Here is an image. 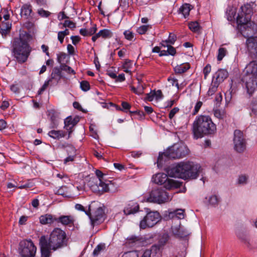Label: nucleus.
Masks as SVG:
<instances>
[{"mask_svg": "<svg viewBox=\"0 0 257 257\" xmlns=\"http://www.w3.org/2000/svg\"><path fill=\"white\" fill-rule=\"evenodd\" d=\"M66 234L59 228H55L51 232L49 239L45 236H42L39 240L41 257H50L52 251L63 247L66 245Z\"/></svg>", "mask_w": 257, "mask_h": 257, "instance_id": "nucleus-1", "label": "nucleus"}, {"mask_svg": "<svg viewBox=\"0 0 257 257\" xmlns=\"http://www.w3.org/2000/svg\"><path fill=\"white\" fill-rule=\"evenodd\" d=\"M202 172V169L198 164L192 162H181L176 166L169 169L168 174L171 177L183 179L197 178Z\"/></svg>", "mask_w": 257, "mask_h": 257, "instance_id": "nucleus-2", "label": "nucleus"}, {"mask_svg": "<svg viewBox=\"0 0 257 257\" xmlns=\"http://www.w3.org/2000/svg\"><path fill=\"white\" fill-rule=\"evenodd\" d=\"M252 9L249 4L240 7L236 19L238 28L244 37L254 33L255 24L250 21L252 14Z\"/></svg>", "mask_w": 257, "mask_h": 257, "instance_id": "nucleus-3", "label": "nucleus"}, {"mask_svg": "<svg viewBox=\"0 0 257 257\" xmlns=\"http://www.w3.org/2000/svg\"><path fill=\"white\" fill-rule=\"evenodd\" d=\"M216 125L208 115L198 116L193 124V132L196 139L201 138L205 135L214 134Z\"/></svg>", "mask_w": 257, "mask_h": 257, "instance_id": "nucleus-4", "label": "nucleus"}, {"mask_svg": "<svg viewBox=\"0 0 257 257\" xmlns=\"http://www.w3.org/2000/svg\"><path fill=\"white\" fill-rule=\"evenodd\" d=\"M32 51L28 41L21 36L15 38L12 44V52L14 60L20 64L26 62Z\"/></svg>", "mask_w": 257, "mask_h": 257, "instance_id": "nucleus-5", "label": "nucleus"}, {"mask_svg": "<svg viewBox=\"0 0 257 257\" xmlns=\"http://www.w3.org/2000/svg\"><path fill=\"white\" fill-rule=\"evenodd\" d=\"M189 153L187 146L183 144H176L169 148L165 152L159 154L158 166H162L170 159H180L186 157Z\"/></svg>", "mask_w": 257, "mask_h": 257, "instance_id": "nucleus-6", "label": "nucleus"}, {"mask_svg": "<svg viewBox=\"0 0 257 257\" xmlns=\"http://www.w3.org/2000/svg\"><path fill=\"white\" fill-rule=\"evenodd\" d=\"M242 81L247 93L251 96L257 90V62L252 61L245 67Z\"/></svg>", "mask_w": 257, "mask_h": 257, "instance_id": "nucleus-7", "label": "nucleus"}, {"mask_svg": "<svg viewBox=\"0 0 257 257\" xmlns=\"http://www.w3.org/2000/svg\"><path fill=\"white\" fill-rule=\"evenodd\" d=\"M96 178H91L88 185L92 192L97 194H102L109 190L108 185L102 180L104 174L100 170L95 171Z\"/></svg>", "mask_w": 257, "mask_h": 257, "instance_id": "nucleus-8", "label": "nucleus"}, {"mask_svg": "<svg viewBox=\"0 0 257 257\" xmlns=\"http://www.w3.org/2000/svg\"><path fill=\"white\" fill-rule=\"evenodd\" d=\"M144 198L147 202L158 204L164 203L171 200L168 193L159 189L153 190L149 195L145 196Z\"/></svg>", "mask_w": 257, "mask_h": 257, "instance_id": "nucleus-9", "label": "nucleus"}, {"mask_svg": "<svg viewBox=\"0 0 257 257\" xmlns=\"http://www.w3.org/2000/svg\"><path fill=\"white\" fill-rule=\"evenodd\" d=\"M153 182L159 185H163L167 189L177 188L180 186L179 182L172 179H169L167 174L160 173L155 174L152 177Z\"/></svg>", "mask_w": 257, "mask_h": 257, "instance_id": "nucleus-10", "label": "nucleus"}, {"mask_svg": "<svg viewBox=\"0 0 257 257\" xmlns=\"http://www.w3.org/2000/svg\"><path fill=\"white\" fill-rule=\"evenodd\" d=\"M146 210L147 214L140 222V227L143 229L153 227L162 218L160 214L158 211H149V208H147Z\"/></svg>", "mask_w": 257, "mask_h": 257, "instance_id": "nucleus-11", "label": "nucleus"}, {"mask_svg": "<svg viewBox=\"0 0 257 257\" xmlns=\"http://www.w3.org/2000/svg\"><path fill=\"white\" fill-rule=\"evenodd\" d=\"M19 249L22 257H34L37 248L31 240H24L20 242Z\"/></svg>", "mask_w": 257, "mask_h": 257, "instance_id": "nucleus-12", "label": "nucleus"}, {"mask_svg": "<svg viewBox=\"0 0 257 257\" xmlns=\"http://www.w3.org/2000/svg\"><path fill=\"white\" fill-rule=\"evenodd\" d=\"M91 206L88 207V211H86V214L89 216L91 225L94 226L102 222L104 220V212L101 207H98L92 213Z\"/></svg>", "mask_w": 257, "mask_h": 257, "instance_id": "nucleus-13", "label": "nucleus"}, {"mask_svg": "<svg viewBox=\"0 0 257 257\" xmlns=\"http://www.w3.org/2000/svg\"><path fill=\"white\" fill-rule=\"evenodd\" d=\"M234 149L238 153H242L246 149V143L243 133L236 130L234 132Z\"/></svg>", "mask_w": 257, "mask_h": 257, "instance_id": "nucleus-14", "label": "nucleus"}, {"mask_svg": "<svg viewBox=\"0 0 257 257\" xmlns=\"http://www.w3.org/2000/svg\"><path fill=\"white\" fill-rule=\"evenodd\" d=\"M246 46L253 61L257 62V37H248L246 41Z\"/></svg>", "mask_w": 257, "mask_h": 257, "instance_id": "nucleus-15", "label": "nucleus"}, {"mask_svg": "<svg viewBox=\"0 0 257 257\" xmlns=\"http://www.w3.org/2000/svg\"><path fill=\"white\" fill-rule=\"evenodd\" d=\"M145 241L143 238L135 235L128 236L125 240V244L130 247H138L144 245Z\"/></svg>", "mask_w": 257, "mask_h": 257, "instance_id": "nucleus-16", "label": "nucleus"}, {"mask_svg": "<svg viewBox=\"0 0 257 257\" xmlns=\"http://www.w3.org/2000/svg\"><path fill=\"white\" fill-rule=\"evenodd\" d=\"M112 36L113 33L110 30L104 29L100 30L98 33L93 35L91 39L93 42H95L99 37H102L104 39H107L111 38Z\"/></svg>", "mask_w": 257, "mask_h": 257, "instance_id": "nucleus-17", "label": "nucleus"}, {"mask_svg": "<svg viewBox=\"0 0 257 257\" xmlns=\"http://www.w3.org/2000/svg\"><path fill=\"white\" fill-rule=\"evenodd\" d=\"M75 220V218L72 215H61L57 218L56 221L64 225L71 226L74 225Z\"/></svg>", "mask_w": 257, "mask_h": 257, "instance_id": "nucleus-18", "label": "nucleus"}, {"mask_svg": "<svg viewBox=\"0 0 257 257\" xmlns=\"http://www.w3.org/2000/svg\"><path fill=\"white\" fill-rule=\"evenodd\" d=\"M139 210V205L137 203L130 202L127 204L123 209L125 215H130L137 212Z\"/></svg>", "mask_w": 257, "mask_h": 257, "instance_id": "nucleus-19", "label": "nucleus"}, {"mask_svg": "<svg viewBox=\"0 0 257 257\" xmlns=\"http://www.w3.org/2000/svg\"><path fill=\"white\" fill-rule=\"evenodd\" d=\"M228 75V72L225 69L218 70L214 75L213 80L215 79L214 82L219 84L223 82Z\"/></svg>", "mask_w": 257, "mask_h": 257, "instance_id": "nucleus-20", "label": "nucleus"}, {"mask_svg": "<svg viewBox=\"0 0 257 257\" xmlns=\"http://www.w3.org/2000/svg\"><path fill=\"white\" fill-rule=\"evenodd\" d=\"M51 77L50 79H51V81L54 80L58 83L63 77L62 70L60 68L58 67H54L52 70Z\"/></svg>", "mask_w": 257, "mask_h": 257, "instance_id": "nucleus-21", "label": "nucleus"}, {"mask_svg": "<svg viewBox=\"0 0 257 257\" xmlns=\"http://www.w3.org/2000/svg\"><path fill=\"white\" fill-rule=\"evenodd\" d=\"M40 222L42 224H51L57 220L52 214H46L40 217Z\"/></svg>", "mask_w": 257, "mask_h": 257, "instance_id": "nucleus-22", "label": "nucleus"}, {"mask_svg": "<svg viewBox=\"0 0 257 257\" xmlns=\"http://www.w3.org/2000/svg\"><path fill=\"white\" fill-rule=\"evenodd\" d=\"M32 12V6L30 4L24 5L21 9V16L24 19H27Z\"/></svg>", "mask_w": 257, "mask_h": 257, "instance_id": "nucleus-23", "label": "nucleus"}, {"mask_svg": "<svg viewBox=\"0 0 257 257\" xmlns=\"http://www.w3.org/2000/svg\"><path fill=\"white\" fill-rule=\"evenodd\" d=\"M192 9L191 5L184 4L179 8V13L181 14L184 18H186L189 15L190 11Z\"/></svg>", "mask_w": 257, "mask_h": 257, "instance_id": "nucleus-24", "label": "nucleus"}, {"mask_svg": "<svg viewBox=\"0 0 257 257\" xmlns=\"http://www.w3.org/2000/svg\"><path fill=\"white\" fill-rule=\"evenodd\" d=\"M48 135L53 139H59L64 138L66 136V133L62 130H52L48 133Z\"/></svg>", "mask_w": 257, "mask_h": 257, "instance_id": "nucleus-25", "label": "nucleus"}, {"mask_svg": "<svg viewBox=\"0 0 257 257\" xmlns=\"http://www.w3.org/2000/svg\"><path fill=\"white\" fill-rule=\"evenodd\" d=\"M190 64L189 63H183L177 65L174 68V71L176 73L182 74L188 70L190 68Z\"/></svg>", "mask_w": 257, "mask_h": 257, "instance_id": "nucleus-26", "label": "nucleus"}, {"mask_svg": "<svg viewBox=\"0 0 257 257\" xmlns=\"http://www.w3.org/2000/svg\"><path fill=\"white\" fill-rule=\"evenodd\" d=\"M57 61L60 64V65H62L63 64H66L67 63L68 57L66 53L64 52H60L57 54Z\"/></svg>", "mask_w": 257, "mask_h": 257, "instance_id": "nucleus-27", "label": "nucleus"}, {"mask_svg": "<svg viewBox=\"0 0 257 257\" xmlns=\"http://www.w3.org/2000/svg\"><path fill=\"white\" fill-rule=\"evenodd\" d=\"M133 65V62L132 60L125 59L122 65L123 71L126 73H131V69Z\"/></svg>", "mask_w": 257, "mask_h": 257, "instance_id": "nucleus-28", "label": "nucleus"}, {"mask_svg": "<svg viewBox=\"0 0 257 257\" xmlns=\"http://www.w3.org/2000/svg\"><path fill=\"white\" fill-rule=\"evenodd\" d=\"M173 233L179 237H183L186 236L187 234L186 231L183 230V228L180 226L179 227H175L173 230Z\"/></svg>", "mask_w": 257, "mask_h": 257, "instance_id": "nucleus-29", "label": "nucleus"}, {"mask_svg": "<svg viewBox=\"0 0 257 257\" xmlns=\"http://www.w3.org/2000/svg\"><path fill=\"white\" fill-rule=\"evenodd\" d=\"M7 26H5V24H2L0 26V33L3 36H6L10 31L11 29V24L6 23Z\"/></svg>", "mask_w": 257, "mask_h": 257, "instance_id": "nucleus-30", "label": "nucleus"}, {"mask_svg": "<svg viewBox=\"0 0 257 257\" xmlns=\"http://www.w3.org/2000/svg\"><path fill=\"white\" fill-rule=\"evenodd\" d=\"M170 215L173 217L175 216L178 219H183L185 216L184 210L183 209H177L172 212H171Z\"/></svg>", "mask_w": 257, "mask_h": 257, "instance_id": "nucleus-31", "label": "nucleus"}, {"mask_svg": "<svg viewBox=\"0 0 257 257\" xmlns=\"http://www.w3.org/2000/svg\"><path fill=\"white\" fill-rule=\"evenodd\" d=\"M249 108L251 110V113L257 115V99L253 98L249 105Z\"/></svg>", "mask_w": 257, "mask_h": 257, "instance_id": "nucleus-32", "label": "nucleus"}, {"mask_svg": "<svg viewBox=\"0 0 257 257\" xmlns=\"http://www.w3.org/2000/svg\"><path fill=\"white\" fill-rule=\"evenodd\" d=\"M248 176L245 174H241L238 176L237 183L239 185H244L247 183Z\"/></svg>", "mask_w": 257, "mask_h": 257, "instance_id": "nucleus-33", "label": "nucleus"}, {"mask_svg": "<svg viewBox=\"0 0 257 257\" xmlns=\"http://www.w3.org/2000/svg\"><path fill=\"white\" fill-rule=\"evenodd\" d=\"M105 248V245L104 244H99L96 246L94 248L93 254L94 255H98L101 251L104 250Z\"/></svg>", "mask_w": 257, "mask_h": 257, "instance_id": "nucleus-34", "label": "nucleus"}, {"mask_svg": "<svg viewBox=\"0 0 257 257\" xmlns=\"http://www.w3.org/2000/svg\"><path fill=\"white\" fill-rule=\"evenodd\" d=\"M227 51L224 48H220L218 49L217 55V60L220 61L222 60L223 58L226 55Z\"/></svg>", "mask_w": 257, "mask_h": 257, "instance_id": "nucleus-35", "label": "nucleus"}, {"mask_svg": "<svg viewBox=\"0 0 257 257\" xmlns=\"http://www.w3.org/2000/svg\"><path fill=\"white\" fill-rule=\"evenodd\" d=\"M176 40L177 37L176 35L174 34L170 33L168 40H165L164 42H165L166 44H169L170 45H173L174 44Z\"/></svg>", "mask_w": 257, "mask_h": 257, "instance_id": "nucleus-36", "label": "nucleus"}, {"mask_svg": "<svg viewBox=\"0 0 257 257\" xmlns=\"http://www.w3.org/2000/svg\"><path fill=\"white\" fill-rule=\"evenodd\" d=\"M60 68L62 71H66L69 74H74L75 73L74 70H73L71 67L67 65L66 64H63L62 65H60Z\"/></svg>", "mask_w": 257, "mask_h": 257, "instance_id": "nucleus-37", "label": "nucleus"}, {"mask_svg": "<svg viewBox=\"0 0 257 257\" xmlns=\"http://www.w3.org/2000/svg\"><path fill=\"white\" fill-rule=\"evenodd\" d=\"M189 29L193 32H197L199 29V24L197 22H192L189 23Z\"/></svg>", "mask_w": 257, "mask_h": 257, "instance_id": "nucleus-38", "label": "nucleus"}, {"mask_svg": "<svg viewBox=\"0 0 257 257\" xmlns=\"http://www.w3.org/2000/svg\"><path fill=\"white\" fill-rule=\"evenodd\" d=\"M168 81L169 82L172 86H175L177 89H180L179 85L178 82V80L172 76H170L168 78Z\"/></svg>", "mask_w": 257, "mask_h": 257, "instance_id": "nucleus-39", "label": "nucleus"}, {"mask_svg": "<svg viewBox=\"0 0 257 257\" xmlns=\"http://www.w3.org/2000/svg\"><path fill=\"white\" fill-rule=\"evenodd\" d=\"M121 257H139V254L137 251H127L124 252Z\"/></svg>", "mask_w": 257, "mask_h": 257, "instance_id": "nucleus-40", "label": "nucleus"}, {"mask_svg": "<svg viewBox=\"0 0 257 257\" xmlns=\"http://www.w3.org/2000/svg\"><path fill=\"white\" fill-rule=\"evenodd\" d=\"M149 28V25H143L137 29V32L140 35H143L147 32Z\"/></svg>", "mask_w": 257, "mask_h": 257, "instance_id": "nucleus-41", "label": "nucleus"}, {"mask_svg": "<svg viewBox=\"0 0 257 257\" xmlns=\"http://www.w3.org/2000/svg\"><path fill=\"white\" fill-rule=\"evenodd\" d=\"M80 88L84 91H87L90 89V84L87 81L83 80L80 82Z\"/></svg>", "mask_w": 257, "mask_h": 257, "instance_id": "nucleus-42", "label": "nucleus"}, {"mask_svg": "<svg viewBox=\"0 0 257 257\" xmlns=\"http://www.w3.org/2000/svg\"><path fill=\"white\" fill-rule=\"evenodd\" d=\"M213 84L211 85L208 91V95H213L216 91L219 84L216 83V82H213Z\"/></svg>", "mask_w": 257, "mask_h": 257, "instance_id": "nucleus-43", "label": "nucleus"}, {"mask_svg": "<svg viewBox=\"0 0 257 257\" xmlns=\"http://www.w3.org/2000/svg\"><path fill=\"white\" fill-rule=\"evenodd\" d=\"M214 115L215 117L219 119H222L224 117V112L219 109H216L213 110Z\"/></svg>", "mask_w": 257, "mask_h": 257, "instance_id": "nucleus-44", "label": "nucleus"}, {"mask_svg": "<svg viewBox=\"0 0 257 257\" xmlns=\"http://www.w3.org/2000/svg\"><path fill=\"white\" fill-rule=\"evenodd\" d=\"M123 34L125 38L129 41H132L134 37V34L129 30L125 31Z\"/></svg>", "mask_w": 257, "mask_h": 257, "instance_id": "nucleus-45", "label": "nucleus"}, {"mask_svg": "<svg viewBox=\"0 0 257 257\" xmlns=\"http://www.w3.org/2000/svg\"><path fill=\"white\" fill-rule=\"evenodd\" d=\"M51 81V79H49L47 81H46L43 86L40 88L39 90L38 91V94L40 95L48 87L50 82Z\"/></svg>", "mask_w": 257, "mask_h": 257, "instance_id": "nucleus-46", "label": "nucleus"}, {"mask_svg": "<svg viewBox=\"0 0 257 257\" xmlns=\"http://www.w3.org/2000/svg\"><path fill=\"white\" fill-rule=\"evenodd\" d=\"M167 52L168 55H170L172 56H174L176 53V49L171 46V45H167Z\"/></svg>", "mask_w": 257, "mask_h": 257, "instance_id": "nucleus-47", "label": "nucleus"}, {"mask_svg": "<svg viewBox=\"0 0 257 257\" xmlns=\"http://www.w3.org/2000/svg\"><path fill=\"white\" fill-rule=\"evenodd\" d=\"M209 203L212 205H215L218 202V199L216 195H212L209 198Z\"/></svg>", "mask_w": 257, "mask_h": 257, "instance_id": "nucleus-48", "label": "nucleus"}, {"mask_svg": "<svg viewBox=\"0 0 257 257\" xmlns=\"http://www.w3.org/2000/svg\"><path fill=\"white\" fill-rule=\"evenodd\" d=\"M38 14L42 17L47 18L50 15V13L48 11H45L42 9L38 10Z\"/></svg>", "mask_w": 257, "mask_h": 257, "instance_id": "nucleus-49", "label": "nucleus"}, {"mask_svg": "<svg viewBox=\"0 0 257 257\" xmlns=\"http://www.w3.org/2000/svg\"><path fill=\"white\" fill-rule=\"evenodd\" d=\"M64 27H68L70 28H74L76 27L75 24L71 21L66 20L63 23Z\"/></svg>", "mask_w": 257, "mask_h": 257, "instance_id": "nucleus-50", "label": "nucleus"}, {"mask_svg": "<svg viewBox=\"0 0 257 257\" xmlns=\"http://www.w3.org/2000/svg\"><path fill=\"white\" fill-rule=\"evenodd\" d=\"M136 88L137 89V94L141 95L144 93V86L142 83L140 82H138V85Z\"/></svg>", "mask_w": 257, "mask_h": 257, "instance_id": "nucleus-51", "label": "nucleus"}, {"mask_svg": "<svg viewBox=\"0 0 257 257\" xmlns=\"http://www.w3.org/2000/svg\"><path fill=\"white\" fill-rule=\"evenodd\" d=\"M154 95L155 96V99L157 100L162 99L163 97V93L161 90H158L157 91L153 90Z\"/></svg>", "mask_w": 257, "mask_h": 257, "instance_id": "nucleus-52", "label": "nucleus"}, {"mask_svg": "<svg viewBox=\"0 0 257 257\" xmlns=\"http://www.w3.org/2000/svg\"><path fill=\"white\" fill-rule=\"evenodd\" d=\"M146 96L145 98L146 100L149 101H152L154 99H155V96L154 95V91H151L150 93L146 94Z\"/></svg>", "mask_w": 257, "mask_h": 257, "instance_id": "nucleus-53", "label": "nucleus"}, {"mask_svg": "<svg viewBox=\"0 0 257 257\" xmlns=\"http://www.w3.org/2000/svg\"><path fill=\"white\" fill-rule=\"evenodd\" d=\"M10 89L16 94H18L20 92V89L18 84H12L10 86Z\"/></svg>", "mask_w": 257, "mask_h": 257, "instance_id": "nucleus-54", "label": "nucleus"}, {"mask_svg": "<svg viewBox=\"0 0 257 257\" xmlns=\"http://www.w3.org/2000/svg\"><path fill=\"white\" fill-rule=\"evenodd\" d=\"M202 104H203V103L202 102L199 101H198L195 106V107H194V111H193V114L194 115H195L199 111V109H200V108L201 107V106H202Z\"/></svg>", "mask_w": 257, "mask_h": 257, "instance_id": "nucleus-55", "label": "nucleus"}, {"mask_svg": "<svg viewBox=\"0 0 257 257\" xmlns=\"http://www.w3.org/2000/svg\"><path fill=\"white\" fill-rule=\"evenodd\" d=\"M64 124L66 126L68 125H75V123L73 122V120H72V118L71 116L67 117L65 120H64Z\"/></svg>", "mask_w": 257, "mask_h": 257, "instance_id": "nucleus-56", "label": "nucleus"}, {"mask_svg": "<svg viewBox=\"0 0 257 257\" xmlns=\"http://www.w3.org/2000/svg\"><path fill=\"white\" fill-rule=\"evenodd\" d=\"M70 39L74 45H76L80 41V37L79 36H72Z\"/></svg>", "mask_w": 257, "mask_h": 257, "instance_id": "nucleus-57", "label": "nucleus"}, {"mask_svg": "<svg viewBox=\"0 0 257 257\" xmlns=\"http://www.w3.org/2000/svg\"><path fill=\"white\" fill-rule=\"evenodd\" d=\"M179 109L178 107H174L170 112L169 114V117L172 119L174 115L179 111Z\"/></svg>", "mask_w": 257, "mask_h": 257, "instance_id": "nucleus-58", "label": "nucleus"}, {"mask_svg": "<svg viewBox=\"0 0 257 257\" xmlns=\"http://www.w3.org/2000/svg\"><path fill=\"white\" fill-rule=\"evenodd\" d=\"M65 36L62 31H60L58 33V39L60 43L62 44L64 42V39Z\"/></svg>", "mask_w": 257, "mask_h": 257, "instance_id": "nucleus-59", "label": "nucleus"}, {"mask_svg": "<svg viewBox=\"0 0 257 257\" xmlns=\"http://www.w3.org/2000/svg\"><path fill=\"white\" fill-rule=\"evenodd\" d=\"M211 71V66L210 65H207L203 69V73L204 74L205 78L206 77L207 75L210 73Z\"/></svg>", "mask_w": 257, "mask_h": 257, "instance_id": "nucleus-60", "label": "nucleus"}, {"mask_svg": "<svg viewBox=\"0 0 257 257\" xmlns=\"http://www.w3.org/2000/svg\"><path fill=\"white\" fill-rule=\"evenodd\" d=\"M67 49L68 51V53L70 55H73L75 53V48L71 44H68L67 47Z\"/></svg>", "mask_w": 257, "mask_h": 257, "instance_id": "nucleus-61", "label": "nucleus"}, {"mask_svg": "<svg viewBox=\"0 0 257 257\" xmlns=\"http://www.w3.org/2000/svg\"><path fill=\"white\" fill-rule=\"evenodd\" d=\"M41 49L42 50V51L46 54L47 56L48 57H50V53L48 51L49 50V47L45 44H43L41 46Z\"/></svg>", "mask_w": 257, "mask_h": 257, "instance_id": "nucleus-62", "label": "nucleus"}, {"mask_svg": "<svg viewBox=\"0 0 257 257\" xmlns=\"http://www.w3.org/2000/svg\"><path fill=\"white\" fill-rule=\"evenodd\" d=\"M9 103L7 101H3L2 104L0 106V108L2 110H5L9 106Z\"/></svg>", "mask_w": 257, "mask_h": 257, "instance_id": "nucleus-63", "label": "nucleus"}, {"mask_svg": "<svg viewBox=\"0 0 257 257\" xmlns=\"http://www.w3.org/2000/svg\"><path fill=\"white\" fill-rule=\"evenodd\" d=\"M151 250L147 249L143 252V254L141 255V257H151Z\"/></svg>", "mask_w": 257, "mask_h": 257, "instance_id": "nucleus-64", "label": "nucleus"}]
</instances>
